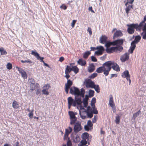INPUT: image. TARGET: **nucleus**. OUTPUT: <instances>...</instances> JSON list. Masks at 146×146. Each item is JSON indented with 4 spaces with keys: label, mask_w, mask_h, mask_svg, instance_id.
Here are the masks:
<instances>
[{
    "label": "nucleus",
    "mask_w": 146,
    "mask_h": 146,
    "mask_svg": "<svg viewBox=\"0 0 146 146\" xmlns=\"http://www.w3.org/2000/svg\"><path fill=\"white\" fill-rule=\"evenodd\" d=\"M70 93L75 96H81L82 98H83L84 97L85 90L84 89L82 88L80 91L78 88L73 86L70 88Z\"/></svg>",
    "instance_id": "nucleus-1"
},
{
    "label": "nucleus",
    "mask_w": 146,
    "mask_h": 146,
    "mask_svg": "<svg viewBox=\"0 0 146 146\" xmlns=\"http://www.w3.org/2000/svg\"><path fill=\"white\" fill-rule=\"evenodd\" d=\"M127 26L128 27L127 32L129 34H132L134 33L135 29H136L137 31H140L141 29L137 23L127 24Z\"/></svg>",
    "instance_id": "nucleus-2"
},
{
    "label": "nucleus",
    "mask_w": 146,
    "mask_h": 146,
    "mask_svg": "<svg viewBox=\"0 0 146 146\" xmlns=\"http://www.w3.org/2000/svg\"><path fill=\"white\" fill-rule=\"evenodd\" d=\"M113 62V61H108L103 64V66H104L106 68V70L104 72V74L106 76H107L108 75L110 71L112 68V66Z\"/></svg>",
    "instance_id": "nucleus-3"
},
{
    "label": "nucleus",
    "mask_w": 146,
    "mask_h": 146,
    "mask_svg": "<svg viewBox=\"0 0 146 146\" xmlns=\"http://www.w3.org/2000/svg\"><path fill=\"white\" fill-rule=\"evenodd\" d=\"M122 48L121 47L114 46H113L106 48V52L109 54L115 52H120L122 51Z\"/></svg>",
    "instance_id": "nucleus-4"
},
{
    "label": "nucleus",
    "mask_w": 146,
    "mask_h": 146,
    "mask_svg": "<svg viewBox=\"0 0 146 146\" xmlns=\"http://www.w3.org/2000/svg\"><path fill=\"white\" fill-rule=\"evenodd\" d=\"M68 113L70 116V124L71 125H72L75 123L77 120V118L75 116L74 112L73 111H69Z\"/></svg>",
    "instance_id": "nucleus-5"
},
{
    "label": "nucleus",
    "mask_w": 146,
    "mask_h": 146,
    "mask_svg": "<svg viewBox=\"0 0 146 146\" xmlns=\"http://www.w3.org/2000/svg\"><path fill=\"white\" fill-rule=\"evenodd\" d=\"M124 42V40L122 39H118L113 41L112 44L113 46L121 47L122 48V51L123 50V47L121 46Z\"/></svg>",
    "instance_id": "nucleus-6"
},
{
    "label": "nucleus",
    "mask_w": 146,
    "mask_h": 146,
    "mask_svg": "<svg viewBox=\"0 0 146 146\" xmlns=\"http://www.w3.org/2000/svg\"><path fill=\"white\" fill-rule=\"evenodd\" d=\"M74 127V130L75 132L77 133L81 130L82 127L81 125V123L79 121L75 122Z\"/></svg>",
    "instance_id": "nucleus-7"
},
{
    "label": "nucleus",
    "mask_w": 146,
    "mask_h": 146,
    "mask_svg": "<svg viewBox=\"0 0 146 146\" xmlns=\"http://www.w3.org/2000/svg\"><path fill=\"white\" fill-rule=\"evenodd\" d=\"M85 85L86 87L87 88H92L93 87L95 83L92 81L91 79H86L85 82Z\"/></svg>",
    "instance_id": "nucleus-8"
},
{
    "label": "nucleus",
    "mask_w": 146,
    "mask_h": 146,
    "mask_svg": "<svg viewBox=\"0 0 146 146\" xmlns=\"http://www.w3.org/2000/svg\"><path fill=\"white\" fill-rule=\"evenodd\" d=\"M97 50L95 52L94 54L95 55L99 56L102 55L105 51V49L103 46H97Z\"/></svg>",
    "instance_id": "nucleus-9"
},
{
    "label": "nucleus",
    "mask_w": 146,
    "mask_h": 146,
    "mask_svg": "<svg viewBox=\"0 0 146 146\" xmlns=\"http://www.w3.org/2000/svg\"><path fill=\"white\" fill-rule=\"evenodd\" d=\"M121 76L123 78H126L127 80H129V84L130 85L131 82V80L130 79V75L129 74V71L126 70L124 71L121 74Z\"/></svg>",
    "instance_id": "nucleus-10"
},
{
    "label": "nucleus",
    "mask_w": 146,
    "mask_h": 146,
    "mask_svg": "<svg viewBox=\"0 0 146 146\" xmlns=\"http://www.w3.org/2000/svg\"><path fill=\"white\" fill-rule=\"evenodd\" d=\"M82 97L81 96H76L75 97L74 102L76 104V105H81L82 103Z\"/></svg>",
    "instance_id": "nucleus-11"
},
{
    "label": "nucleus",
    "mask_w": 146,
    "mask_h": 146,
    "mask_svg": "<svg viewBox=\"0 0 146 146\" xmlns=\"http://www.w3.org/2000/svg\"><path fill=\"white\" fill-rule=\"evenodd\" d=\"M129 53H125L124 55L121 56L120 60L122 62H124L128 60L129 58Z\"/></svg>",
    "instance_id": "nucleus-12"
},
{
    "label": "nucleus",
    "mask_w": 146,
    "mask_h": 146,
    "mask_svg": "<svg viewBox=\"0 0 146 146\" xmlns=\"http://www.w3.org/2000/svg\"><path fill=\"white\" fill-rule=\"evenodd\" d=\"M123 35V34L120 30L116 31L114 34L113 38L115 39L116 38L122 36Z\"/></svg>",
    "instance_id": "nucleus-13"
},
{
    "label": "nucleus",
    "mask_w": 146,
    "mask_h": 146,
    "mask_svg": "<svg viewBox=\"0 0 146 146\" xmlns=\"http://www.w3.org/2000/svg\"><path fill=\"white\" fill-rule=\"evenodd\" d=\"M16 68L17 69L19 72L21 74L22 76L24 78H27V75L26 73L24 70L22 68H20L18 66L16 67Z\"/></svg>",
    "instance_id": "nucleus-14"
},
{
    "label": "nucleus",
    "mask_w": 146,
    "mask_h": 146,
    "mask_svg": "<svg viewBox=\"0 0 146 146\" xmlns=\"http://www.w3.org/2000/svg\"><path fill=\"white\" fill-rule=\"evenodd\" d=\"M89 99L88 95L87 94L85 95L84 98H83L82 103L83 104L84 107L85 108H86L88 105Z\"/></svg>",
    "instance_id": "nucleus-15"
},
{
    "label": "nucleus",
    "mask_w": 146,
    "mask_h": 146,
    "mask_svg": "<svg viewBox=\"0 0 146 146\" xmlns=\"http://www.w3.org/2000/svg\"><path fill=\"white\" fill-rule=\"evenodd\" d=\"M68 104L72 105L74 107L76 106V104L75 103L74 100L71 97H69L68 98Z\"/></svg>",
    "instance_id": "nucleus-16"
},
{
    "label": "nucleus",
    "mask_w": 146,
    "mask_h": 146,
    "mask_svg": "<svg viewBox=\"0 0 146 146\" xmlns=\"http://www.w3.org/2000/svg\"><path fill=\"white\" fill-rule=\"evenodd\" d=\"M112 68L113 69L116 71L118 72L120 70V68L119 65L116 63H115L114 62L112 66Z\"/></svg>",
    "instance_id": "nucleus-17"
},
{
    "label": "nucleus",
    "mask_w": 146,
    "mask_h": 146,
    "mask_svg": "<svg viewBox=\"0 0 146 146\" xmlns=\"http://www.w3.org/2000/svg\"><path fill=\"white\" fill-rule=\"evenodd\" d=\"M105 70H106V68L103 65L102 66L96 69V72L98 73H101L103 72L104 74V72Z\"/></svg>",
    "instance_id": "nucleus-18"
},
{
    "label": "nucleus",
    "mask_w": 146,
    "mask_h": 146,
    "mask_svg": "<svg viewBox=\"0 0 146 146\" xmlns=\"http://www.w3.org/2000/svg\"><path fill=\"white\" fill-rule=\"evenodd\" d=\"M108 38L105 35H102L100 38V41L101 43H105L107 41Z\"/></svg>",
    "instance_id": "nucleus-19"
},
{
    "label": "nucleus",
    "mask_w": 146,
    "mask_h": 146,
    "mask_svg": "<svg viewBox=\"0 0 146 146\" xmlns=\"http://www.w3.org/2000/svg\"><path fill=\"white\" fill-rule=\"evenodd\" d=\"M131 46L130 47L129 51L130 52V53L132 54L133 53V51L136 47V44L132 42L131 43Z\"/></svg>",
    "instance_id": "nucleus-20"
},
{
    "label": "nucleus",
    "mask_w": 146,
    "mask_h": 146,
    "mask_svg": "<svg viewBox=\"0 0 146 146\" xmlns=\"http://www.w3.org/2000/svg\"><path fill=\"white\" fill-rule=\"evenodd\" d=\"M95 69V66L93 63L90 64L89 66L88 67V72L91 73L94 71Z\"/></svg>",
    "instance_id": "nucleus-21"
},
{
    "label": "nucleus",
    "mask_w": 146,
    "mask_h": 146,
    "mask_svg": "<svg viewBox=\"0 0 146 146\" xmlns=\"http://www.w3.org/2000/svg\"><path fill=\"white\" fill-rule=\"evenodd\" d=\"M141 38V37L139 35L136 36H135L134 40L132 41V42L135 44H137L138 42H139Z\"/></svg>",
    "instance_id": "nucleus-22"
},
{
    "label": "nucleus",
    "mask_w": 146,
    "mask_h": 146,
    "mask_svg": "<svg viewBox=\"0 0 146 146\" xmlns=\"http://www.w3.org/2000/svg\"><path fill=\"white\" fill-rule=\"evenodd\" d=\"M92 111H85L84 112L86 113L87 114V117L90 118H92L94 114V112Z\"/></svg>",
    "instance_id": "nucleus-23"
},
{
    "label": "nucleus",
    "mask_w": 146,
    "mask_h": 146,
    "mask_svg": "<svg viewBox=\"0 0 146 146\" xmlns=\"http://www.w3.org/2000/svg\"><path fill=\"white\" fill-rule=\"evenodd\" d=\"M143 32L141 34V35L143 39H146V28L143 27L142 28Z\"/></svg>",
    "instance_id": "nucleus-24"
},
{
    "label": "nucleus",
    "mask_w": 146,
    "mask_h": 146,
    "mask_svg": "<svg viewBox=\"0 0 146 146\" xmlns=\"http://www.w3.org/2000/svg\"><path fill=\"white\" fill-rule=\"evenodd\" d=\"M78 63L82 66L85 65L86 64V62L85 60H83L82 58L79 59L78 61Z\"/></svg>",
    "instance_id": "nucleus-25"
},
{
    "label": "nucleus",
    "mask_w": 146,
    "mask_h": 146,
    "mask_svg": "<svg viewBox=\"0 0 146 146\" xmlns=\"http://www.w3.org/2000/svg\"><path fill=\"white\" fill-rule=\"evenodd\" d=\"M146 21V15H145L143 18V20L138 25L139 27L141 29L142 27H143L144 26V24L145 23V22Z\"/></svg>",
    "instance_id": "nucleus-26"
},
{
    "label": "nucleus",
    "mask_w": 146,
    "mask_h": 146,
    "mask_svg": "<svg viewBox=\"0 0 146 146\" xmlns=\"http://www.w3.org/2000/svg\"><path fill=\"white\" fill-rule=\"evenodd\" d=\"M73 82L70 79L68 80L66 83L65 84V87H67L69 88H71L70 87L72 85Z\"/></svg>",
    "instance_id": "nucleus-27"
},
{
    "label": "nucleus",
    "mask_w": 146,
    "mask_h": 146,
    "mask_svg": "<svg viewBox=\"0 0 146 146\" xmlns=\"http://www.w3.org/2000/svg\"><path fill=\"white\" fill-rule=\"evenodd\" d=\"M89 134L87 132H84L82 135V137L83 139H86L88 138Z\"/></svg>",
    "instance_id": "nucleus-28"
},
{
    "label": "nucleus",
    "mask_w": 146,
    "mask_h": 146,
    "mask_svg": "<svg viewBox=\"0 0 146 146\" xmlns=\"http://www.w3.org/2000/svg\"><path fill=\"white\" fill-rule=\"evenodd\" d=\"M91 105L92 106V111L94 112V114H98V112L97 110V108L95 107V104H91Z\"/></svg>",
    "instance_id": "nucleus-29"
},
{
    "label": "nucleus",
    "mask_w": 146,
    "mask_h": 146,
    "mask_svg": "<svg viewBox=\"0 0 146 146\" xmlns=\"http://www.w3.org/2000/svg\"><path fill=\"white\" fill-rule=\"evenodd\" d=\"M93 87L92 88H94L97 93H99L100 92V89L98 85L95 84Z\"/></svg>",
    "instance_id": "nucleus-30"
},
{
    "label": "nucleus",
    "mask_w": 146,
    "mask_h": 146,
    "mask_svg": "<svg viewBox=\"0 0 146 146\" xmlns=\"http://www.w3.org/2000/svg\"><path fill=\"white\" fill-rule=\"evenodd\" d=\"M113 41L110 42V41H107L105 43V46L106 48H109V47L110 46L112 45L113 46V45L112 44Z\"/></svg>",
    "instance_id": "nucleus-31"
},
{
    "label": "nucleus",
    "mask_w": 146,
    "mask_h": 146,
    "mask_svg": "<svg viewBox=\"0 0 146 146\" xmlns=\"http://www.w3.org/2000/svg\"><path fill=\"white\" fill-rule=\"evenodd\" d=\"M95 92L94 90L90 89L89 90L88 97L91 98L93 97L94 95Z\"/></svg>",
    "instance_id": "nucleus-32"
},
{
    "label": "nucleus",
    "mask_w": 146,
    "mask_h": 146,
    "mask_svg": "<svg viewBox=\"0 0 146 146\" xmlns=\"http://www.w3.org/2000/svg\"><path fill=\"white\" fill-rule=\"evenodd\" d=\"M12 106L13 108L16 109L18 108L19 104L17 101L14 100L13 102Z\"/></svg>",
    "instance_id": "nucleus-33"
},
{
    "label": "nucleus",
    "mask_w": 146,
    "mask_h": 146,
    "mask_svg": "<svg viewBox=\"0 0 146 146\" xmlns=\"http://www.w3.org/2000/svg\"><path fill=\"white\" fill-rule=\"evenodd\" d=\"M72 71L74 72L75 74L77 73L79 71V69L76 66H72Z\"/></svg>",
    "instance_id": "nucleus-34"
},
{
    "label": "nucleus",
    "mask_w": 146,
    "mask_h": 146,
    "mask_svg": "<svg viewBox=\"0 0 146 146\" xmlns=\"http://www.w3.org/2000/svg\"><path fill=\"white\" fill-rule=\"evenodd\" d=\"M91 52L90 51H87L83 55V57L85 59H87L89 56Z\"/></svg>",
    "instance_id": "nucleus-35"
},
{
    "label": "nucleus",
    "mask_w": 146,
    "mask_h": 146,
    "mask_svg": "<svg viewBox=\"0 0 146 146\" xmlns=\"http://www.w3.org/2000/svg\"><path fill=\"white\" fill-rule=\"evenodd\" d=\"M71 132L69 131L68 129H66L65 133L64 135V140H65L68 137L69 134Z\"/></svg>",
    "instance_id": "nucleus-36"
},
{
    "label": "nucleus",
    "mask_w": 146,
    "mask_h": 146,
    "mask_svg": "<svg viewBox=\"0 0 146 146\" xmlns=\"http://www.w3.org/2000/svg\"><path fill=\"white\" fill-rule=\"evenodd\" d=\"M141 111L140 110H139L137 112H136L133 115L132 119L135 120L136 118L139 116V114L141 113Z\"/></svg>",
    "instance_id": "nucleus-37"
},
{
    "label": "nucleus",
    "mask_w": 146,
    "mask_h": 146,
    "mask_svg": "<svg viewBox=\"0 0 146 146\" xmlns=\"http://www.w3.org/2000/svg\"><path fill=\"white\" fill-rule=\"evenodd\" d=\"M131 8H133V6L131 5H129L127 6L126 7L125 9L126 13L127 14H128Z\"/></svg>",
    "instance_id": "nucleus-38"
},
{
    "label": "nucleus",
    "mask_w": 146,
    "mask_h": 146,
    "mask_svg": "<svg viewBox=\"0 0 146 146\" xmlns=\"http://www.w3.org/2000/svg\"><path fill=\"white\" fill-rule=\"evenodd\" d=\"M120 120V117L118 115H117L115 117V122L117 124H118L119 123Z\"/></svg>",
    "instance_id": "nucleus-39"
},
{
    "label": "nucleus",
    "mask_w": 146,
    "mask_h": 146,
    "mask_svg": "<svg viewBox=\"0 0 146 146\" xmlns=\"http://www.w3.org/2000/svg\"><path fill=\"white\" fill-rule=\"evenodd\" d=\"M72 67H71L70 66L67 65L66 68L65 72H68L70 73L71 71H72Z\"/></svg>",
    "instance_id": "nucleus-40"
},
{
    "label": "nucleus",
    "mask_w": 146,
    "mask_h": 146,
    "mask_svg": "<svg viewBox=\"0 0 146 146\" xmlns=\"http://www.w3.org/2000/svg\"><path fill=\"white\" fill-rule=\"evenodd\" d=\"M0 52L1 55H6L7 54V52L2 47L0 48Z\"/></svg>",
    "instance_id": "nucleus-41"
},
{
    "label": "nucleus",
    "mask_w": 146,
    "mask_h": 146,
    "mask_svg": "<svg viewBox=\"0 0 146 146\" xmlns=\"http://www.w3.org/2000/svg\"><path fill=\"white\" fill-rule=\"evenodd\" d=\"M114 103L112 96L111 95H110V100L109 102V105Z\"/></svg>",
    "instance_id": "nucleus-42"
},
{
    "label": "nucleus",
    "mask_w": 146,
    "mask_h": 146,
    "mask_svg": "<svg viewBox=\"0 0 146 146\" xmlns=\"http://www.w3.org/2000/svg\"><path fill=\"white\" fill-rule=\"evenodd\" d=\"M31 54L34 56H35L36 58L39 55L38 53H37L36 50L35 51L32 50L31 51Z\"/></svg>",
    "instance_id": "nucleus-43"
},
{
    "label": "nucleus",
    "mask_w": 146,
    "mask_h": 146,
    "mask_svg": "<svg viewBox=\"0 0 146 146\" xmlns=\"http://www.w3.org/2000/svg\"><path fill=\"white\" fill-rule=\"evenodd\" d=\"M98 74L96 73H94L89 76L90 79H93L97 76Z\"/></svg>",
    "instance_id": "nucleus-44"
},
{
    "label": "nucleus",
    "mask_w": 146,
    "mask_h": 146,
    "mask_svg": "<svg viewBox=\"0 0 146 146\" xmlns=\"http://www.w3.org/2000/svg\"><path fill=\"white\" fill-rule=\"evenodd\" d=\"M6 67L7 69L9 70L11 69L12 68V66L11 64L10 63H8L7 64Z\"/></svg>",
    "instance_id": "nucleus-45"
},
{
    "label": "nucleus",
    "mask_w": 146,
    "mask_h": 146,
    "mask_svg": "<svg viewBox=\"0 0 146 146\" xmlns=\"http://www.w3.org/2000/svg\"><path fill=\"white\" fill-rule=\"evenodd\" d=\"M89 126L88 125H85L84 126V129L86 131H88L91 129Z\"/></svg>",
    "instance_id": "nucleus-46"
},
{
    "label": "nucleus",
    "mask_w": 146,
    "mask_h": 146,
    "mask_svg": "<svg viewBox=\"0 0 146 146\" xmlns=\"http://www.w3.org/2000/svg\"><path fill=\"white\" fill-rule=\"evenodd\" d=\"M82 145H86L87 143V141L86 139H82L80 142Z\"/></svg>",
    "instance_id": "nucleus-47"
},
{
    "label": "nucleus",
    "mask_w": 146,
    "mask_h": 146,
    "mask_svg": "<svg viewBox=\"0 0 146 146\" xmlns=\"http://www.w3.org/2000/svg\"><path fill=\"white\" fill-rule=\"evenodd\" d=\"M87 125L89 126L90 128H92L93 124L92 123V121L90 120H88V121Z\"/></svg>",
    "instance_id": "nucleus-48"
},
{
    "label": "nucleus",
    "mask_w": 146,
    "mask_h": 146,
    "mask_svg": "<svg viewBox=\"0 0 146 146\" xmlns=\"http://www.w3.org/2000/svg\"><path fill=\"white\" fill-rule=\"evenodd\" d=\"M91 59L92 61L93 62H96L97 61L96 58L94 56H91Z\"/></svg>",
    "instance_id": "nucleus-49"
},
{
    "label": "nucleus",
    "mask_w": 146,
    "mask_h": 146,
    "mask_svg": "<svg viewBox=\"0 0 146 146\" xmlns=\"http://www.w3.org/2000/svg\"><path fill=\"white\" fill-rule=\"evenodd\" d=\"M46 89H44L42 90V93L44 94L48 95L49 94V92L48 91L46 90Z\"/></svg>",
    "instance_id": "nucleus-50"
},
{
    "label": "nucleus",
    "mask_w": 146,
    "mask_h": 146,
    "mask_svg": "<svg viewBox=\"0 0 146 146\" xmlns=\"http://www.w3.org/2000/svg\"><path fill=\"white\" fill-rule=\"evenodd\" d=\"M36 58L38 60H40L41 62H42L43 61H44L43 60V59H44V57H40L39 55Z\"/></svg>",
    "instance_id": "nucleus-51"
},
{
    "label": "nucleus",
    "mask_w": 146,
    "mask_h": 146,
    "mask_svg": "<svg viewBox=\"0 0 146 146\" xmlns=\"http://www.w3.org/2000/svg\"><path fill=\"white\" fill-rule=\"evenodd\" d=\"M86 108H87V109L85 110L84 111V112L92 111V108L90 106H87Z\"/></svg>",
    "instance_id": "nucleus-52"
},
{
    "label": "nucleus",
    "mask_w": 146,
    "mask_h": 146,
    "mask_svg": "<svg viewBox=\"0 0 146 146\" xmlns=\"http://www.w3.org/2000/svg\"><path fill=\"white\" fill-rule=\"evenodd\" d=\"M96 102V98L94 97L93 98L91 101V104H95Z\"/></svg>",
    "instance_id": "nucleus-53"
},
{
    "label": "nucleus",
    "mask_w": 146,
    "mask_h": 146,
    "mask_svg": "<svg viewBox=\"0 0 146 146\" xmlns=\"http://www.w3.org/2000/svg\"><path fill=\"white\" fill-rule=\"evenodd\" d=\"M33 111L32 110L31 111V112H30L28 114V115L29 116V117L30 118H32L33 116Z\"/></svg>",
    "instance_id": "nucleus-54"
},
{
    "label": "nucleus",
    "mask_w": 146,
    "mask_h": 146,
    "mask_svg": "<svg viewBox=\"0 0 146 146\" xmlns=\"http://www.w3.org/2000/svg\"><path fill=\"white\" fill-rule=\"evenodd\" d=\"M29 82L31 83V84H35V80L32 78H31L29 80Z\"/></svg>",
    "instance_id": "nucleus-55"
},
{
    "label": "nucleus",
    "mask_w": 146,
    "mask_h": 146,
    "mask_svg": "<svg viewBox=\"0 0 146 146\" xmlns=\"http://www.w3.org/2000/svg\"><path fill=\"white\" fill-rule=\"evenodd\" d=\"M67 146H72V142L69 140V138L68 139L67 141Z\"/></svg>",
    "instance_id": "nucleus-56"
},
{
    "label": "nucleus",
    "mask_w": 146,
    "mask_h": 146,
    "mask_svg": "<svg viewBox=\"0 0 146 146\" xmlns=\"http://www.w3.org/2000/svg\"><path fill=\"white\" fill-rule=\"evenodd\" d=\"M76 22V20H74L72 21V23L71 24V26L72 28L74 27Z\"/></svg>",
    "instance_id": "nucleus-57"
},
{
    "label": "nucleus",
    "mask_w": 146,
    "mask_h": 146,
    "mask_svg": "<svg viewBox=\"0 0 146 146\" xmlns=\"http://www.w3.org/2000/svg\"><path fill=\"white\" fill-rule=\"evenodd\" d=\"M44 87L45 88L44 89H46V90H48L49 89L50 86L49 84H46Z\"/></svg>",
    "instance_id": "nucleus-58"
},
{
    "label": "nucleus",
    "mask_w": 146,
    "mask_h": 146,
    "mask_svg": "<svg viewBox=\"0 0 146 146\" xmlns=\"http://www.w3.org/2000/svg\"><path fill=\"white\" fill-rule=\"evenodd\" d=\"M87 31L89 32L90 35H92V32L91 28L89 27Z\"/></svg>",
    "instance_id": "nucleus-59"
},
{
    "label": "nucleus",
    "mask_w": 146,
    "mask_h": 146,
    "mask_svg": "<svg viewBox=\"0 0 146 146\" xmlns=\"http://www.w3.org/2000/svg\"><path fill=\"white\" fill-rule=\"evenodd\" d=\"M80 117L82 119H85L87 118V117L86 116L83 115H81V112L80 111Z\"/></svg>",
    "instance_id": "nucleus-60"
},
{
    "label": "nucleus",
    "mask_w": 146,
    "mask_h": 146,
    "mask_svg": "<svg viewBox=\"0 0 146 146\" xmlns=\"http://www.w3.org/2000/svg\"><path fill=\"white\" fill-rule=\"evenodd\" d=\"M66 74V75L65 76V77L67 79H68V78L70 77V76L69 75V74L70 73H68V72H65Z\"/></svg>",
    "instance_id": "nucleus-61"
},
{
    "label": "nucleus",
    "mask_w": 146,
    "mask_h": 146,
    "mask_svg": "<svg viewBox=\"0 0 146 146\" xmlns=\"http://www.w3.org/2000/svg\"><path fill=\"white\" fill-rule=\"evenodd\" d=\"M96 117H97V115H94V117L92 119V121L93 123H95L96 121Z\"/></svg>",
    "instance_id": "nucleus-62"
},
{
    "label": "nucleus",
    "mask_w": 146,
    "mask_h": 146,
    "mask_svg": "<svg viewBox=\"0 0 146 146\" xmlns=\"http://www.w3.org/2000/svg\"><path fill=\"white\" fill-rule=\"evenodd\" d=\"M60 8H62L64 10H65L67 8V6L64 5H62L60 7Z\"/></svg>",
    "instance_id": "nucleus-63"
},
{
    "label": "nucleus",
    "mask_w": 146,
    "mask_h": 146,
    "mask_svg": "<svg viewBox=\"0 0 146 146\" xmlns=\"http://www.w3.org/2000/svg\"><path fill=\"white\" fill-rule=\"evenodd\" d=\"M25 63H28L29 64L32 63L33 62L29 59H27L25 60Z\"/></svg>",
    "instance_id": "nucleus-64"
}]
</instances>
